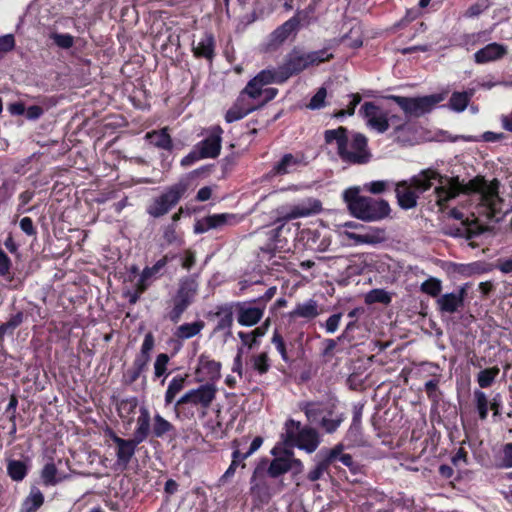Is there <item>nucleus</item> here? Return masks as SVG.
Returning a JSON list of instances; mask_svg holds the SVG:
<instances>
[{"label":"nucleus","instance_id":"obj_1","mask_svg":"<svg viewBox=\"0 0 512 512\" xmlns=\"http://www.w3.org/2000/svg\"><path fill=\"white\" fill-rule=\"evenodd\" d=\"M411 183L419 194L428 191L435 183L433 197L441 211L449 207L452 200L468 195L475 202L474 214L491 217L500 210L502 200L498 197L499 180H486L482 176L465 182L459 176L442 175L437 170L427 168L411 177Z\"/></svg>","mask_w":512,"mask_h":512},{"label":"nucleus","instance_id":"obj_2","mask_svg":"<svg viewBox=\"0 0 512 512\" xmlns=\"http://www.w3.org/2000/svg\"><path fill=\"white\" fill-rule=\"evenodd\" d=\"M327 144H335L337 154L342 162L349 165H363L370 161L371 152L365 135L357 132L348 133L345 127L325 131Z\"/></svg>","mask_w":512,"mask_h":512},{"label":"nucleus","instance_id":"obj_3","mask_svg":"<svg viewBox=\"0 0 512 512\" xmlns=\"http://www.w3.org/2000/svg\"><path fill=\"white\" fill-rule=\"evenodd\" d=\"M358 187L344 191L343 198L350 213L357 219L366 222L380 221L390 214V206L386 200L361 196Z\"/></svg>","mask_w":512,"mask_h":512},{"label":"nucleus","instance_id":"obj_4","mask_svg":"<svg viewBox=\"0 0 512 512\" xmlns=\"http://www.w3.org/2000/svg\"><path fill=\"white\" fill-rule=\"evenodd\" d=\"M217 387L211 383H205L197 388L185 392L175 403L173 410L179 419H191L194 417V407L201 409V415L205 416L206 410L215 400Z\"/></svg>","mask_w":512,"mask_h":512},{"label":"nucleus","instance_id":"obj_5","mask_svg":"<svg viewBox=\"0 0 512 512\" xmlns=\"http://www.w3.org/2000/svg\"><path fill=\"white\" fill-rule=\"evenodd\" d=\"M333 58V54L327 48L317 51L305 52L299 48L291 50L284 59L280 68L286 80L297 75L305 69L317 66Z\"/></svg>","mask_w":512,"mask_h":512},{"label":"nucleus","instance_id":"obj_6","mask_svg":"<svg viewBox=\"0 0 512 512\" xmlns=\"http://www.w3.org/2000/svg\"><path fill=\"white\" fill-rule=\"evenodd\" d=\"M282 439L287 446H296L307 453H313L320 444V436L316 429L302 427L299 421L289 419L285 422Z\"/></svg>","mask_w":512,"mask_h":512},{"label":"nucleus","instance_id":"obj_7","mask_svg":"<svg viewBox=\"0 0 512 512\" xmlns=\"http://www.w3.org/2000/svg\"><path fill=\"white\" fill-rule=\"evenodd\" d=\"M499 187H500V185L498 186L497 194H499ZM498 197L502 200L500 210L496 211L493 214V216H491L489 218L485 217L484 215H479L478 213H476V214L473 213L475 211V202L471 201L469 199L468 195H463L462 202L469 203V206H468L469 214H465L458 207H454L449 211V216L456 220L462 221V223L465 225V235H466L467 239H473V238L481 235L483 232H485L487 230V227L480 223L481 218H483L485 221H490V220L496 218V221H499V218H497V216L502 213V206H503L504 200H503V198L500 197V195H498Z\"/></svg>","mask_w":512,"mask_h":512},{"label":"nucleus","instance_id":"obj_8","mask_svg":"<svg viewBox=\"0 0 512 512\" xmlns=\"http://www.w3.org/2000/svg\"><path fill=\"white\" fill-rule=\"evenodd\" d=\"M387 99L394 101L403 110L406 117L411 118L429 113L438 103L445 99V95L432 94L422 97L389 95Z\"/></svg>","mask_w":512,"mask_h":512},{"label":"nucleus","instance_id":"obj_9","mask_svg":"<svg viewBox=\"0 0 512 512\" xmlns=\"http://www.w3.org/2000/svg\"><path fill=\"white\" fill-rule=\"evenodd\" d=\"M186 190L187 184L185 182H178L170 186L164 193L152 200L147 207V213L154 218H159L167 214L177 205Z\"/></svg>","mask_w":512,"mask_h":512},{"label":"nucleus","instance_id":"obj_10","mask_svg":"<svg viewBox=\"0 0 512 512\" xmlns=\"http://www.w3.org/2000/svg\"><path fill=\"white\" fill-rule=\"evenodd\" d=\"M154 345V336L151 332H148L144 337L140 352L136 355L132 366L129 369H127V371L124 374L126 383H134L147 369L151 359L150 354L154 348Z\"/></svg>","mask_w":512,"mask_h":512},{"label":"nucleus","instance_id":"obj_11","mask_svg":"<svg viewBox=\"0 0 512 512\" xmlns=\"http://www.w3.org/2000/svg\"><path fill=\"white\" fill-rule=\"evenodd\" d=\"M304 465L300 459L294 457V453L285 450L281 455L275 457L267 469V474L272 478H277L289 471L293 476L302 473Z\"/></svg>","mask_w":512,"mask_h":512},{"label":"nucleus","instance_id":"obj_12","mask_svg":"<svg viewBox=\"0 0 512 512\" xmlns=\"http://www.w3.org/2000/svg\"><path fill=\"white\" fill-rule=\"evenodd\" d=\"M262 444L263 438L257 436L251 442L249 449L245 452H242L240 449L242 445V440H234L232 442L233 452L231 464L220 478V481L225 482L226 480L233 477L239 465H241L242 468H245L246 465L243 461L250 457L252 454H254L261 447Z\"/></svg>","mask_w":512,"mask_h":512},{"label":"nucleus","instance_id":"obj_13","mask_svg":"<svg viewBox=\"0 0 512 512\" xmlns=\"http://www.w3.org/2000/svg\"><path fill=\"white\" fill-rule=\"evenodd\" d=\"M223 129L218 126H212L205 131V138L195 145L200 153V157L216 158L219 156L222 144Z\"/></svg>","mask_w":512,"mask_h":512},{"label":"nucleus","instance_id":"obj_14","mask_svg":"<svg viewBox=\"0 0 512 512\" xmlns=\"http://www.w3.org/2000/svg\"><path fill=\"white\" fill-rule=\"evenodd\" d=\"M359 113L366 120V124L370 129L378 133H384L388 130V114L373 102H365L361 106Z\"/></svg>","mask_w":512,"mask_h":512},{"label":"nucleus","instance_id":"obj_15","mask_svg":"<svg viewBox=\"0 0 512 512\" xmlns=\"http://www.w3.org/2000/svg\"><path fill=\"white\" fill-rule=\"evenodd\" d=\"M233 304H223L217 306L215 311L208 313L210 320L216 321L211 336H216L218 333H223L224 340L232 335L231 327L233 324Z\"/></svg>","mask_w":512,"mask_h":512},{"label":"nucleus","instance_id":"obj_16","mask_svg":"<svg viewBox=\"0 0 512 512\" xmlns=\"http://www.w3.org/2000/svg\"><path fill=\"white\" fill-rule=\"evenodd\" d=\"M241 220L237 214L221 213L213 214L199 219L194 225L196 234L206 233L212 229H220L226 225H236Z\"/></svg>","mask_w":512,"mask_h":512},{"label":"nucleus","instance_id":"obj_17","mask_svg":"<svg viewBox=\"0 0 512 512\" xmlns=\"http://www.w3.org/2000/svg\"><path fill=\"white\" fill-rule=\"evenodd\" d=\"M321 202L315 198H306L299 203L290 206L285 212H282L284 220H293L297 218L308 217L320 212Z\"/></svg>","mask_w":512,"mask_h":512},{"label":"nucleus","instance_id":"obj_18","mask_svg":"<svg viewBox=\"0 0 512 512\" xmlns=\"http://www.w3.org/2000/svg\"><path fill=\"white\" fill-rule=\"evenodd\" d=\"M466 291L462 287L456 292L445 293L436 300L437 309L441 314H454L464 306Z\"/></svg>","mask_w":512,"mask_h":512},{"label":"nucleus","instance_id":"obj_19","mask_svg":"<svg viewBox=\"0 0 512 512\" xmlns=\"http://www.w3.org/2000/svg\"><path fill=\"white\" fill-rule=\"evenodd\" d=\"M235 306L237 308V321L242 326L257 324L263 317L265 310V305L253 306L247 302H238Z\"/></svg>","mask_w":512,"mask_h":512},{"label":"nucleus","instance_id":"obj_20","mask_svg":"<svg viewBox=\"0 0 512 512\" xmlns=\"http://www.w3.org/2000/svg\"><path fill=\"white\" fill-rule=\"evenodd\" d=\"M306 165L305 156L302 153H287L274 165L269 176H278L293 173L300 166Z\"/></svg>","mask_w":512,"mask_h":512},{"label":"nucleus","instance_id":"obj_21","mask_svg":"<svg viewBox=\"0 0 512 512\" xmlns=\"http://www.w3.org/2000/svg\"><path fill=\"white\" fill-rule=\"evenodd\" d=\"M395 194L399 206L406 210L416 207L420 195L411 183V179L396 183Z\"/></svg>","mask_w":512,"mask_h":512},{"label":"nucleus","instance_id":"obj_22","mask_svg":"<svg viewBox=\"0 0 512 512\" xmlns=\"http://www.w3.org/2000/svg\"><path fill=\"white\" fill-rule=\"evenodd\" d=\"M112 441L116 445V462L119 466L126 468L133 458L136 448L140 443H136L135 439H123L116 434L111 435Z\"/></svg>","mask_w":512,"mask_h":512},{"label":"nucleus","instance_id":"obj_23","mask_svg":"<svg viewBox=\"0 0 512 512\" xmlns=\"http://www.w3.org/2000/svg\"><path fill=\"white\" fill-rule=\"evenodd\" d=\"M342 235L350 240H353L355 245H375L382 243L386 240L385 229L378 227H370L367 229L365 233H355L348 230H344L342 232Z\"/></svg>","mask_w":512,"mask_h":512},{"label":"nucleus","instance_id":"obj_24","mask_svg":"<svg viewBox=\"0 0 512 512\" xmlns=\"http://www.w3.org/2000/svg\"><path fill=\"white\" fill-rule=\"evenodd\" d=\"M507 53L508 48L506 45L493 42L479 49L474 54V61L477 64H486L502 59L504 56H506Z\"/></svg>","mask_w":512,"mask_h":512},{"label":"nucleus","instance_id":"obj_25","mask_svg":"<svg viewBox=\"0 0 512 512\" xmlns=\"http://www.w3.org/2000/svg\"><path fill=\"white\" fill-rule=\"evenodd\" d=\"M299 24L300 20L297 16L284 22L270 34L268 46L270 48H276L284 43L285 40L298 29Z\"/></svg>","mask_w":512,"mask_h":512},{"label":"nucleus","instance_id":"obj_26","mask_svg":"<svg viewBox=\"0 0 512 512\" xmlns=\"http://www.w3.org/2000/svg\"><path fill=\"white\" fill-rule=\"evenodd\" d=\"M250 484V492L253 497L262 502H267L270 499L271 494L269 492V486L266 482L264 469L262 467L258 466L255 468Z\"/></svg>","mask_w":512,"mask_h":512},{"label":"nucleus","instance_id":"obj_27","mask_svg":"<svg viewBox=\"0 0 512 512\" xmlns=\"http://www.w3.org/2000/svg\"><path fill=\"white\" fill-rule=\"evenodd\" d=\"M332 406L334 404L315 401H303L298 404V408L304 412L307 420L312 424H317L323 416L327 415Z\"/></svg>","mask_w":512,"mask_h":512},{"label":"nucleus","instance_id":"obj_28","mask_svg":"<svg viewBox=\"0 0 512 512\" xmlns=\"http://www.w3.org/2000/svg\"><path fill=\"white\" fill-rule=\"evenodd\" d=\"M221 364L207 355H200L198 358V366L196 374L202 381L214 380L220 377Z\"/></svg>","mask_w":512,"mask_h":512},{"label":"nucleus","instance_id":"obj_29","mask_svg":"<svg viewBox=\"0 0 512 512\" xmlns=\"http://www.w3.org/2000/svg\"><path fill=\"white\" fill-rule=\"evenodd\" d=\"M321 313L319 304L314 299H308L304 302H299L295 305L294 309L289 312L290 319H306L312 320L318 317Z\"/></svg>","mask_w":512,"mask_h":512},{"label":"nucleus","instance_id":"obj_30","mask_svg":"<svg viewBox=\"0 0 512 512\" xmlns=\"http://www.w3.org/2000/svg\"><path fill=\"white\" fill-rule=\"evenodd\" d=\"M257 109V104L249 102L245 97H238L234 105L226 112L225 120L232 123L244 118Z\"/></svg>","mask_w":512,"mask_h":512},{"label":"nucleus","instance_id":"obj_31","mask_svg":"<svg viewBox=\"0 0 512 512\" xmlns=\"http://www.w3.org/2000/svg\"><path fill=\"white\" fill-rule=\"evenodd\" d=\"M168 263V257L164 256L159 259L153 266L146 267L139 278L138 289L144 291L149 284L156 279Z\"/></svg>","mask_w":512,"mask_h":512},{"label":"nucleus","instance_id":"obj_32","mask_svg":"<svg viewBox=\"0 0 512 512\" xmlns=\"http://www.w3.org/2000/svg\"><path fill=\"white\" fill-rule=\"evenodd\" d=\"M345 420L344 413L338 412L335 405L328 410L327 415L323 416L317 425L321 427L326 433H334Z\"/></svg>","mask_w":512,"mask_h":512},{"label":"nucleus","instance_id":"obj_33","mask_svg":"<svg viewBox=\"0 0 512 512\" xmlns=\"http://www.w3.org/2000/svg\"><path fill=\"white\" fill-rule=\"evenodd\" d=\"M140 415L136 421V429L133 434V438L136 443H142L147 439L150 434V413L149 410L142 406L140 407Z\"/></svg>","mask_w":512,"mask_h":512},{"label":"nucleus","instance_id":"obj_34","mask_svg":"<svg viewBox=\"0 0 512 512\" xmlns=\"http://www.w3.org/2000/svg\"><path fill=\"white\" fill-rule=\"evenodd\" d=\"M214 37L212 34H204L198 42H193V52L197 57L212 59L214 55Z\"/></svg>","mask_w":512,"mask_h":512},{"label":"nucleus","instance_id":"obj_35","mask_svg":"<svg viewBox=\"0 0 512 512\" xmlns=\"http://www.w3.org/2000/svg\"><path fill=\"white\" fill-rule=\"evenodd\" d=\"M145 138L150 142V144L159 149L171 150L173 147L172 139L168 133V128L148 132Z\"/></svg>","mask_w":512,"mask_h":512},{"label":"nucleus","instance_id":"obj_36","mask_svg":"<svg viewBox=\"0 0 512 512\" xmlns=\"http://www.w3.org/2000/svg\"><path fill=\"white\" fill-rule=\"evenodd\" d=\"M255 82L261 86H266L272 83H284L286 81L280 66L277 68H268L260 71L255 77Z\"/></svg>","mask_w":512,"mask_h":512},{"label":"nucleus","instance_id":"obj_37","mask_svg":"<svg viewBox=\"0 0 512 512\" xmlns=\"http://www.w3.org/2000/svg\"><path fill=\"white\" fill-rule=\"evenodd\" d=\"M204 326L205 323L202 320L184 323L176 328L174 336L180 340H187L198 335L203 330Z\"/></svg>","mask_w":512,"mask_h":512},{"label":"nucleus","instance_id":"obj_38","mask_svg":"<svg viewBox=\"0 0 512 512\" xmlns=\"http://www.w3.org/2000/svg\"><path fill=\"white\" fill-rule=\"evenodd\" d=\"M474 93V89H469L464 92H454L449 99V108L455 112H463L468 106Z\"/></svg>","mask_w":512,"mask_h":512},{"label":"nucleus","instance_id":"obj_39","mask_svg":"<svg viewBox=\"0 0 512 512\" xmlns=\"http://www.w3.org/2000/svg\"><path fill=\"white\" fill-rule=\"evenodd\" d=\"M44 503L43 493L36 487L31 488L24 499L20 512H36Z\"/></svg>","mask_w":512,"mask_h":512},{"label":"nucleus","instance_id":"obj_40","mask_svg":"<svg viewBox=\"0 0 512 512\" xmlns=\"http://www.w3.org/2000/svg\"><path fill=\"white\" fill-rule=\"evenodd\" d=\"M185 383V377L180 375H177L170 380L164 397L165 406L174 402L175 397L185 388Z\"/></svg>","mask_w":512,"mask_h":512},{"label":"nucleus","instance_id":"obj_41","mask_svg":"<svg viewBox=\"0 0 512 512\" xmlns=\"http://www.w3.org/2000/svg\"><path fill=\"white\" fill-rule=\"evenodd\" d=\"M197 283L193 279H186L181 282L176 299L185 300L190 305L197 291Z\"/></svg>","mask_w":512,"mask_h":512},{"label":"nucleus","instance_id":"obj_42","mask_svg":"<svg viewBox=\"0 0 512 512\" xmlns=\"http://www.w3.org/2000/svg\"><path fill=\"white\" fill-rule=\"evenodd\" d=\"M249 364L251 368L260 375L267 373L271 367L269 357L266 352L252 355L250 357Z\"/></svg>","mask_w":512,"mask_h":512},{"label":"nucleus","instance_id":"obj_43","mask_svg":"<svg viewBox=\"0 0 512 512\" xmlns=\"http://www.w3.org/2000/svg\"><path fill=\"white\" fill-rule=\"evenodd\" d=\"M41 478L45 485L53 486L64 480L66 476H59L55 464L49 462L43 467L41 472Z\"/></svg>","mask_w":512,"mask_h":512},{"label":"nucleus","instance_id":"obj_44","mask_svg":"<svg viewBox=\"0 0 512 512\" xmlns=\"http://www.w3.org/2000/svg\"><path fill=\"white\" fill-rule=\"evenodd\" d=\"M474 402L478 416L481 420H485L488 416L490 401L487 395L482 390H475L473 392Z\"/></svg>","mask_w":512,"mask_h":512},{"label":"nucleus","instance_id":"obj_45","mask_svg":"<svg viewBox=\"0 0 512 512\" xmlns=\"http://www.w3.org/2000/svg\"><path fill=\"white\" fill-rule=\"evenodd\" d=\"M262 89L263 86L255 82L253 78L248 82L239 97H245L249 102H258L263 96Z\"/></svg>","mask_w":512,"mask_h":512},{"label":"nucleus","instance_id":"obj_46","mask_svg":"<svg viewBox=\"0 0 512 512\" xmlns=\"http://www.w3.org/2000/svg\"><path fill=\"white\" fill-rule=\"evenodd\" d=\"M7 473L14 481H21L27 474V466L23 461L10 460L7 464Z\"/></svg>","mask_w":512,"mask_h":512},{"label":"nucleus","instance_id":"obj_47","mask_svg":"<svg viewBox=\"0 0 512 512\" xmlns=\"http://www.w3.org/2000/svg\"><path fill=\"white\" fill-rule=\"evenodd\" d=\"M137 406L138 401L135 397L121 400L118 404L119 416L123 419H128L131 421Z\"/></svg>","mask_w":512,"mask_h":512},{"label":"nucleus","instance_id":"obj_48","mask_svg":"<svg viewBox=\"0 0 512 512\" xmlns=\"http://www.w3.org/2000/svg\"><path fill=\"white\" fill-rule=\"evenodd\" d=\"M420 290L433 298H438L441 296L442 282L438 278L430 277L421 284Z\"/></svg>","mask_w":512,"mask_h":512},{"label":"nucleus","instance_id":"obj_49","mask_svg":"<svg viewBox=\"0 0 512 512\" xmlns=\"http://www.w3.org/2000/svg\"><path fill=\"white\" fill-rule=\"evenodd\" d=\"M498 367H491L481 370L477 375V382L481 388L490 387L499 374Z\"/></svg>","mask_w":512,"mask_h":512},{"label":"nucleus","instance_id":"obj_50","mask_svg":"<svg viewBox=\"0 0 512 512\" xmlns=\"http://www.w3.org/2000/svg\"><path fill=\"white\" fill-rule=\"evenodd\" d=\"M487 36L488 34L485 31L464 34L460 38V44L469 49L472 46L485 42L487 40Z\"/></svg>","mask_w":512,"mask_h":512},{"label":"nucleus","instance_id":"obj_51","mask_svg":"<svg viewBox=\"0 0 512 512\" xmlns=\"http://www.w3.org/2000/svg\"><path fill=\"white\" fill-rule=\"evenodd\" d=\"M173 429V425L160 414L154 416L153 434L155 437H162Z\"/></svg>","mask_w":512,"mask_h":512},{"label":"nucleus","instance_id":"obj_52","mask_svg":"<svg viewBox=\"0 0 512 512\" xmlns=\"http://www.w3.org/2000/svg\"><path fill=\"white\" fill-rule=\"evenodd\" d=\"M391 296L383 289H374L367 294L366 302L388 304Z\"/></svg>","mask_w":512,"mask_h":512},{"label":"nucleus","instance_id":"obj_53","mask_svg":"<svg viewBox=\"0 0 512 512\" xmlns=\"http://www.w3.org/2000/svg\"><path fill=\"white\" fill-rule=\"evenodd\" d=\"M163 238L167 245H178L181 246L183 241L180 235L176 232L174 224L168 225L164 228Z\"/></svg>","mask_w":512,"mask_h":512},{"label":"nucleus","instance_id":"obj_54","mask_svg":"<svg viewBox=\"0 0 512 512\" xmlns=\"http://www.w3.org/2000/svg\"><path fill=\"white\" fill-rule=\"evenodd\" d=\"M391 184L393 183L388 180L371 181L363 185V190L377 195L385 192Z\"/></svg>","mask_w":512,"mask_h":512},{"label":"nucleus","instance_id":"obj_55","mask_svg":"<svg viewBox=\"0 0 512 512\" xmlns=\"http://www.w3.org/2000/svg\"><path fill=\"white\" fill-rule=\"evenodd\" d=\"M327 96V90L324 87H321L317 90L315 95L311 98L307 107L311 110H318L325 106V99Z\"/></svg>","mask_w":512,"mask_h":512},{"label":"nucleus","instance_id":"obj_56","mask_svg":"<svg viewBox=\"0 0 512 512\" xmlns=\"http://www.w3.org/2000/svg\"><path fill=\"white\" fill-rule=\"evenodd\" d=\"M188 306L189 305L186 304L185 300L183 301V300L174 298V306L169 313V319L173 323H177L180 320L183 312L188 308Z\"/></svg>","mask_w":512,"mask_h":512},{"label":"nucleus","instance_id":"obj_57","mask_svg":"<svg viewBox=\"0 0 512 512\" xmlns=\"http://www.w3.org/2000/svg\"><path fill=\"white\" fill-rule=\"evenodd\" d=\"M329 469V466L323 461H319L315 466L314 468H312L308 474H307V479L311 482H315L319 479H321L324 475V473H326Z\"/></svg>","mask_w":512,"mask_h":512},{"label":"nucleus","instance_id":"obj_58","mask_svg":"<svg viewBox=\"0 0 512 512\" xmlns=\"http://www.w3.org/2000/svg\"><path fill=\"white\" fill-rule=\"evenodd\" d=\"M437 136H438L440 141H449V142H456L458 140H463L465 142H479V140H480L478 137L471 136V135H468V136H465V135L452 136L447 131H440Z\"/></svg>","mask_w":512,"mask_h":512},{"label":"nucleus","instance_id":"obj_59","mask_svg":"<svg viewBox=\"0 0 512 512\" xmlns=\"http://www.w3.org/2000/svg\"><path fill=\"white\" fill-rule=\"evenodd\" d=\"M50 38L58 47L63 49H69L74 44V38L70 34L53 33L51 34Z\"/></svg>","mask_w":512,"mask_h":512},{"label":"nucleus","instance_id":"obj_60","mask_svg":"<svg viewBox=\"0 0 512 512\" xmlns=\"http://www.w3.org/2000/svg\"><path fill=\"white\" fill-rule=\"evenodd\" d=\"M168 362L169 356L165 353H161L156 357L154 362L155 377H161L166 373Z\"/></svg>","mask_w":512,"mask_h":512},{"label":"nucleus","instance_id":"obj_61","mask_svg":"<svg viewBox=\"0 0 512 512\" xmlns=\"http://www.w3.org/2000/svg\"><path fill=\"white\" fill-rule=\"evenodd\" d=\"M272 343L274 344L276 350L281 355L282 360L285 362H289L290 358L286 350L285 342L283 340V337L277 331H275L273 334Z\"/></svg>","mask_w":512,"mask_h":512},{"label":"nucleus","instance_id":"obj_62","mask_svg":"<svg viewBox=\"0 0 512 512\" xmlns=\"http://www.w3.org/2000/svg\"><path fill=\"white\" fill-rule=\"evenodd\" d=\"M488 4L486 1H477L472 4L465 12L464 17L466 18H474L479 16L482 12H484L488 8Z\"/></svg>","mask_w":512,"mask_h":512},{"label":"nucleus","instance_id":"obj_63","mask_svg":"<svg viewBox=\"0 0 512 512\" xmlns=\"http://www.w3.org/2000/svg\"><path fill=\"white\" fill-rule=\"evenodd\" d=\"M344 445L339 443L335 445L332 449L326 451L325 457L322 459L328 466H330L336 459L343 454Z\"/></svg>","mask_w":512,"mask_h":512},{"label":"nucleus","instance_id":"obj_64","mask_svg":"<svg viewBox=\"0 0 512 512\" xmlns=\"http://www.w3.org/2000/svg\"><path fill=\"white\" fill-rule=\"evenodd\" d=\"M15 47V39L12 34L0 36V58Z\"/></svg>","mask_w":512,"mask_h":512}]
</instances>
